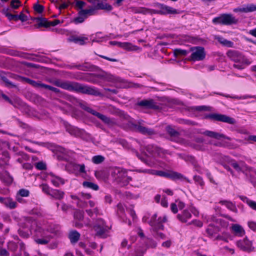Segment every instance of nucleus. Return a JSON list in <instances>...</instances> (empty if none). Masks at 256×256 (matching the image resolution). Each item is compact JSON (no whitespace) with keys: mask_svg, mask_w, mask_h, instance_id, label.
Wrapping results in <instances>:
<instances>
[{"mask_svg":"<svg viewBox=\"0 0 256 256\" xmlns=\"http://www.w3.org/2000/svg\"><path fill=\"white\" fill-rule=\"evenodd\" d=\"M52 84L56 86L68 91H74L78 93L94 96H102V93L96 88L75 82L56 80L54 81Z\"/></svg>","mask_w":256,"mask_h":256,"instance_id":"nucleus-1","label":"nucleus"},{"mask_svg":"<svg viewBox=\"0 0 256 256\" xmlns=\"http://www.w3.org/2000/svg\"><path fill=\"white\" fill-rule=\"evenodd\" d=\"M228 57L234 64L233 67L239 70L244 69L250 65L251 62L242 52L236 50H229L226 52Z\"/></svg>","mask_w":256,"mask_h":256,"instance_id":"nucleus-2","label":"nucleus"},{"mask_svg":"<svg viewBox=\"0 0 256 256\" xmlns=\"http://www.w3.org/2000/svg\"><path fill=\"white\" fill-rule=\"evenodd\" d=\"M78 106L82 108L83 110L86 112L92 114V115L96 116L97 118L101 120L104 124H107L108 126H112L116 124V122L114 120L110 118L107 116L102 114L92 109L89 106L88 104L86 102L80 100L78 101Z\"/></svg>","mask_w":256,"mask_h":256,"instance_id":"nucleus-3","label":"nucleus"},{"mask_svg":"<svg viewBox=\"0 0 256 256\" xmlns=\"http://www.w3.org/2000/svg\"><path fill=\"white\" fill-rule=\"evenodd\" d=\"M16 79L21 82H26L35 88H39L40 90H49L54 92L56 94H59L60 92V90L58 88L42 83L40 81H35L28 78L20 76H17Z\"/></svg>","mask_w":256,"mask_h":256,"instance_id":"nucleus-4","label":"nucleus"},{"mask_svg":"<svg viewBox=\"0 0 256 256\" xmlns=\"http://www.w3.org/2000/svg\"><path fill=\"white\" fill-rule=\"evenodd\" d=\"M212 22L224 26H230L238 24V20L231 14H222L213 18Z\"/></svg>","mask_w":256,"mask_h":256,"instance_id":"nucleus-5","label":"nucleus"},{"mask_svg":"<svg viewBox=\"0 0 256 256\" xmlns=\"http://www.w3.org/2000/svg\"><path fill=\"white\" fill-rule=\"evenodd\" d=\"M127 126L131 130L136 131L144 135L152 136L155 134L154 130L142 126L134 124L131 122L127 123Z\"/></svg>","mask_w":256,"mask_h":256,"instance_id":"nucleus-6","label":"nucleus"},{"mask_svg":"<svg viewBox=\"0 0 256 256\" xmlns=\"http://www.w3.org/2000/svg\"><path fill=\"white\" fill-rule=\"evenodd\" d=\"M206 118L212 120L226 122L231 124H234L236 122L234 118L220 114H210L206 115Z\"/></svg>","mask_w":256,"mask_h":256,"instance_id":"nucleus-7","label":"nucleus"},{"mask_svg":"<svg viewBox=\"0 0 256 256\" xmlns=\"http://www.w3.org/2000/svg\"><path fill=\"white\" fill-rule=\"evenodd\" d=\"M190 52H192L190 56V60L193 61L202 60L206 57L204 48L202 46L192 47Z\"/></svg>","mask_w":256,"mask_h":256,"instance_id":"nucleus-8","label":"nucleus"},{"mask_svg":"<svg viewBox=\"0 0 256 256\" xmlns=\"http://www.w3.org/2000/svg\"><path fill=\"white\" fill-rule=\"evenodd\" d=\"M155 174L158 176L170 178L172 180H183L190 182V181L187 178L178 172H168L162 170H157Z\"/></svg>","mask_w":256,"mask_h":256,"instance_id":"nucleus-9","label":"nucleus"},{"mask_svg":"<svg viewBox=\"0 0 256 256\" xmlns=\"http://www.w3.org/2000/svg\"><path fill=\"white\" fill-rule=\"evenodd\" d=\"M236 245L241 250L248 252H252L254 249L252 246V242L248 240L247 238L238 241Z\"/></svg>","mask_w":256,"mask_h":256,"instance_id":"nucleus-10","label":"nucleus"},{"mask_svg":"<svg viewBox=\"0 0 256 256\" xmlns=\"http://www.w3.org/2000/svg\"><path fill=\"white\" fill-rule=\"evenodd\" d=\"M137 105L148 109L159 110L160 107L152 99L143 100L137 103Z\"/></svg>","mask_w":256,"mask_h":256,"instance_id":"nucleus-11","label":"nucleus"},{"mask_svg":"<svg viewBox=\"0 0 256 256\" xmlns=\"http://www.w3.org/2000/svg\"><path fill=\"white\" fill-rule=\"evenodd\" d=\"M126 172L120 168H115L111 172V176L117 182L121 181L126 176Z\"/></svg>","mask_w":256,"mask_h":256,"instance_id":"nucleus-12","label":"nucleus"},{"mask_svg":"<svg viewBox=\"0 0 256 256\" xmlns=\"http://www.w3.org/2000/svg\"><path fill=\"white\" fill-rule=\"evenodd\" d=\"M160 10H158L156 13L160 14H178V10L172 7L163 4H160Z\"/></svg>","mask_w":256,"mask_h":256,"instance_id":"nucleus-13","label":"nucleus"},{"mask_svg":"<svg viewBox=\"0 0 256 256\" xmlns=\"http://www.w3.org/2000/svg\"><path fill=\"white\" fill-rule=\"evenodd\" d=\"M202 134L204 136H208L211 138H214L216 140H220L222 138H224L226 140H230L229 137L226 136L224 134L213 131L207 130L202 132Z\"/></svg>","mask_w":256,"mask_h":256,"instance_id":"nucleus-14","label":"nucleus"},{"mask_svg":"<svg viewBox=\"0 0 256 256\" xmlns=\"http://www.w3.org/2000/svg\"><path fill=\"white\" fill-rule=\"evenodd\" d=\"M0 203L10 209L16 208L17 205L16 202L12 200V199L10 197L0 196Z\"/></svg>","mask_w":256,"mask_h":256,"instance_id":"nucleus-15","label":"nucleus"},{"mask_svg":"<svg viewBox=\"0 0 256 256\" xmlns=\"http://www.w3.org/2000/svg\"><path fill=\"white\" fill-rule=\"evenodd\" d=\"M34 20H35L38 22L36 24H34V27L36 28L44 27V28H48L50 27V22L48 21V19L43 18V17H36L34 18L33 19Z\"/></svg>","mask_w":256,"mask_h":256,"instance_id":"nucleus-16","label":"nucleus"},{"mask_svg":"<svg viewBox=\"0 0 256 256\" xmlns=\"http://www.w3.org/2000/svg\"><path fill=\"white\" fill-rule=\"evenodd\" d=\"M1 96L6 102H8L15 108H18L20 106H22L24 105V103L19 99L12 100L4 93H2Z\"/></svg>","mask_w":256,"mask_h":256,"instance_id":"nucleus-17","label":"nucleus"},{"mask_svg":"<svg viewBox=\"0 0 256 256\" xmlns=\"http://www.w3.org/2000/svg\"><path fill=\"white\" fill-rule=\"evenodd\" d=\"M88 40V38L84 36H72L68 38V42H72L80 46L85 44L86 40Z\"/></svg>","mask_w":256,"mask_h":256,"instance_id":"nucleus-18","label":"nucleus"},{"mask_svg":"<svg viewBox=\"0 0 256 256\" xmlns=\"http://www.w3.org/2000/svg\"><path fill=\"white\" fill-rule=\"evenodd\" d=\"M66 132H68L70 134L76 137L80 136L82 134L80 129L70 124H66Z\"/></svg>","mask_w":256,"mask_h":256,"instance_id":"nucleus-19","label":"nucleus"},{"mask_svg":"<svg viewBox=\"0 0 256 256\" xmlns=\"http://www.w3.org/2000/svg\"><path fill=\"white\" fill-rule=\"evenodd\" d=\"M254 11H256V5L254 4H249L246 5V7L238 8L234 10V12H240L246 13Z\"/></svg>","mask_w":256,"mask_h":256,"instance_id":"nucleus-20","label":"nucleus"},{"mask_svg":"<svg viewBox=\"0 0 256 256\" xmlns=\"http://www.w3.org/2000/svg\"><path fill=\"white\" fill-rule=\"evenodd\" d=\"M64 192L60 190L52 188L49 196L56 200H60L64 198Z\"/></svg>","mask_w":256,"mask_h":256,"instance_id":"nucleus-21","label":"nucleus"},{"mask_svg":"<svg viewBox=\"0 0 256 256\" xmlns=\"http://www.w3.org/2000/svg\"><path fill=\"white\" fill-rule=\"evenodd\" d=\"M52 178L51 179L52 183L56 187H58L60 184H64V180L62 178L55 176L53 173L50 174Z\"/></svg>","mask_w":256,"mask_h":256,"instance_id":"nucleus-22","label":"nucleus"},{"mask_svg":"<svg viewBox=\"0 0 256 256\" xmlns=\"http://www.w3.org/2000/svg\"><path fill=\"white\" fill-rule=\"evenodd\" d=\"M99 77L109 82H120L119 78H117L108 73H104L102 74H100L99 75Z\"/></svg>","mask_w":256,"mask_h":256,"instance_id":"nucleus-23","label":"nucleus"},{"mask_svg":"<svg viewBox=\"0 0 256 256\" xmlns=\"http://www.w3.org/2000/svg\"><path fill=\"white\" fill-rule=\"evenodd\" d=\"M191 217V214L186 210H183L182 214H179L176 216L177 218L182 222H186L188 219L190 218Z\"/></svg>","mask_w":256,"mask_h":256,"instance_id":"nucleus-24","label":"nucleus"},{"mask_svg":"<svg viewBox=\"0 0 256 256\" xmlns=\"http://www.w3.org/2000/svg\"><path fill=\"white\" fill-rule=\"evenodd\" d=\"M0 80L5 84V86L8 88H16V86L10 82L6 76V74L3 72H0Z\"/></svg>","mask_w":256,"mask_h":256,"instance_id":"nucleus-25","label":"nucleus"},{"mask_svg":"<svg viewBox=\"0 0 256 256\" xmlns=\"http://www.w3.org/2000/svg\"><path fill=\"white\" fill-rule=\"evenodd\" d=\"M80 234L76 230H72L68 234V238L72 244L76 243L80 240Z\"/></svg>","mask_w":256,"mask_h":256,"instance_id":"nucleus-26","label":"nucleus"},{"mask_svg":"<svg viewBox=\"0 0 256 256\" xmlns=\"http://www.w3.org/2000/svg\"><path fill=\"white\" fill-rule=\"evenodd\" d=\"M18 248V245L16 243L14 242H10L8 244V248L9 250L14 252L12 256H21V252L16 253V251Z\"/></svg>","mask_w":256,"mask_h":256,"instance_id":"nucleus-27","label":"nucleus"},{"mask_svg":"<svg viewBox=\"0 0 256 256\" xmlns=\"http://www.w3.org/2000/svg\"><path fill=\"white\" fill-rule=\"evenodd\" d=\"M219 203L222 205H225L228 209L232 210V212H234L236 213L238 212V210L236 206V205L234 204L232 202L228 200H220L219 202Z\"/></svg>","mask_w":256,"mask_h":256,"instance_id":"nucleus-28","label":"nucleus"},{"mask_svg":"<svg viewBox=\"0 0 256 256\" xmlns=\"http://www.w3.org/2000/svg\"><path fill=\"white\" fill-rule=\"evenodd\" d=\"M228 162L237 172H239L242 171V166L244 164L243 162L240 161L239 162H237L234 160L230 159Z\"/></svg>","mask_w":256,"mask_h":256,"instance_id":"nucleus-29","label":"nucleus"},{"mask_svg":"<svg viewBox=\"0 0 256 256\" xmlns=\"http://www.w3.org/2000/svg\"><path fill=\"white\" fill-rule=\"evenodd\" d=\"M232 228L236 235L242 236L244 234V230L242 226L239 224H233L232 226Z\"/></svg>","mask_w":256,"mask_h":256,"instance_id":"nucleus-30","label":"nucleus"},{"mask_svg":"<svg viewBox=\"0 0 256 256\" xmlns=\"http://www.w3.org/2000/svg\"><path fill=\"white\" fill-rule=\"evenodd\" d=\"M96 8L98 10H103L108 12H110L112 10V7L111 5L108 3L98 2L96 6Z\"/></svg>","mask_w":256,"mask_h":256,"instance_id":"nucleus-31","label":"nucleus"},{"mask_svg":"<svg viewBox=\"0 0 256 256\" xmlns=\"http://www.w3.org/2000/svg\"><path fill=\"white\" fill-rule=\"evenodd\" d=\"M216 39L223 46L228 48H232L234 46V42L230 40H228L221 36H218Z\"/></svg>","mask_w":256,"mask_h":256,"instance_id":"nucleus-32","label":"nucleus"},{"mask_svg":"<svg viewBox=\"0 0 256 256\" xmlns=\"http://www.w3.org/2000/svg\"><path fill=\"white\" fill-rule=\"evenodd\" d=\"M146 150L151 154H152L156 152H162V150L160 148H158L152 144H148L146 146Z\"/></svg>","mask_w":256,"mask_h":256,"instance_id":"nucleus-33","label":"nucleus"},{"mask_svg":"<svg viewBox=\"0 0 256 256\" xmlns=\"http://www.w3.org/2000/svg\"><path fill=\"white\" fill-rule=\"evenodd\" d=\"M82 186L84 188H90L94 190H98L99 188V186L97 184L88 181H84L82 182Z\"/></svg>","mask_w":256,"mask_h":256,"instance_id":"nucleus-34","label":"nucleus"},{"mask_svg":"<svg viewBox=\"0 0 256 256\" xmlns=\"http://www.w3.org/2000/svg\"><path fill=\"white\" fill-rule=\"evenodd\" d=\"M100 226V225H94V228L96 232V235L101 236L107 230L108 227Z\"/></svg>","mask_w":256,"mask_h":256,"instance_id":"nucleus-35","label":"nucleus"},{"mask_svg":"<svg viewBox=\"0 0 256 256\" xmlns=\"http://www.w3.org/2000/svg\"><path fill=\"white\" fill-rule=\"evenodd\" d=\"M8 9L7 8L6 10H3V13L6 16L9 20H14L16 22L18 20V14H12L8 12Z\"/></svg>","mask_w":256,"mask_h":256,"instance_id":"nucleus-36","label":"nucleus"},{"mask_svg":"<svg viewBox=\"0 0 256 256\" xmlns=\"http://www.w3.org/2000/svg\"><path fill=\"white\" fill-rule=\"evenodd\" d=\"M117 210L116 213L118 216L121 218H122L124 217L125 215L124 213V206L121 203H118L117 206Z\"/></svg>","mask_w":256,"mask_h":256,"instance_id":"nucleus-37","label":"nucleus"},{"mask_svg":"<svg viewBox=\"0 0 256 256\" xmlns=\"http://www.w3.org/2000/svg\"><path fill=\"white\" fill-rule=\"evenodd\" d=\"M166 130L167 132L171 136L176 137L179 136L180 133L177 130L174 129L170 126H166Z\"/></svg>","mask_w":256,"mask_h":256,"instance_id":"nucleus-38","label":"nucleus"},{"mask_svg":"<svg viewBox=\"0 0 256 256\" xmlns=\"http://www.w3.org/2000/svg\"><path fill=\"white\" fill-rule=\"evenodd\" d=\"M190 51L180 48H176L174 50V54L175 56H186Z\"/></svg>","mask_w":256,"mask_h":256,"instance_id":"nucleus-39","label":"nucleus"},{"mask_svg":"<svg viewBox=\"0 0 256 256\" xmlns=\"http://www.w3.org/2000/svg\"><path fill=\"white\" fill-rule=\"evenodd\" d=\"M96 6L92 7L90 9L82 10L81 12L82 14L87 16V15L92 16L94 15L96 13Z\"/></svg>","mask_w":256,"mask_h":256,"instance_id":"nucleus-40","label":"nucleus"},{"mask_svg":"<svg viewBox=\"0 0 256 256\" xmlns=\"http://www.w3.org/2000/svg\"><path fill=\"white\" fill-rule=\"evenodd\" d=\"M86 18L87 16L82 14L80 10L78 12V16L75 18L73 21L76 24L82 23Z\"/></svg>","mask_w":256,"mask_h":256,"instance_id":"nucleus-41","label":"nucleus"},{"mask_svg":"<svg viewBox=\"0 0 256 256\" xmlns=\"http://www.w3.org/2000/svg\"><path fill=\"white\" fill-rule=\"evenodd\" d=\"M153 224H150L152 227V230L154 232L158 231L159 230H164V226L162 222H153Z\"/></svg>","mask_w":256,"mask_h":256,"instance_id":"nucleus-42","label":"nucleus"},{"mask_svg":"<svg viewBox=\"0 0 256 256\" xmlns=\"http://www.w3.org/2000/svg\"><path fill=\"white\" fill-rule=\"evenodd\" d=\"M117 46H118L119 47L128 50H134V48H132L134 46H132V44L130 43L129 42H118Z\"/></svg>","mask_w":256,"mask_h":256,"instance_id":"nucleus-43","label":"nucleus"},{"mask_svg":"<svg viewBox=\"0 0 256 256\" xmlns=\"http://www.w3.org/2000/svg\"><path fill=\"white\" fill-rule=\"evenodd\" d=\"M40 187L41 188L43 192L48 196L50 195L52 188H51L48 184H42L40 186Z\"/></svg>","mask_w":256,"mask_h":256,"instance_id":"nucleus-44","label":"nucleus"},{"mask_svg":"<svg viewBox=\"0 0 256 256\" xmlns=\"http://www.w3.org/2000/svg\"><path fill=\"white\" fill-rule=\"evenodd\" d=\"M75 220L82 221L84 219V212L80 210H76L74 214Z\"/></svg>","mask_w":256,"mask_h":256,"instance_id":"nucleus-45","label":"nucleus"},{"mask_svg":"<svg viewBox=\"0 0 256 256\" xmlns=\"http://www.w3.org/2000/svg\"><path fill=\"white\" fill-rule=\"evenodd\" d=\"M92 160L93 163L95 164H100L102 163L104 161V158L101 155H97L94 156L92 158Z\"/></svg>","mask_w":256,"mask_h":256,"instance_id":"nucleus-46","label":"nucleus"},{"mask_svg":"<svg viewBox=\"0 0 256 256\" xmlns=\"http://www.w3.org/2000/svg\"><path fill=\"white\" fill-rule=\"evenodd\" d=\"M132 10V12L135 14H146L148 10L144 8H135L132 7L130 8Z\"/></svg>","mask_w":256,"mask_h":256,"instance_id":"nucleus-47","label":"nucleus"},{"mask_svg":"<svg viewBox=\"0 0 256 256\" xmlns=\"http://www.w3.org/2000/svg\"><path fill=\"white\" fill-rule=\"evenodd\" d=\"M34 10L38 14H42L44 10V6L38 2L34 5Z\"/></svg>","mask_w":256,"mask_h":256,"instance_id":"nucleus-48","label":"nucleus"},{"mask_svg":"<svg viewBox=\"0 0 256 256\" xmlns=\"http://www.w3.org/2000/svg\"><path fill=\"white\" fill-rule=\"evenodd\" d=\"M16 194L22 197H27L30 194V192L28 190L22 188Z\"/></svg>","mask_w":256,"mask_h":256,"instance_id":"nucleus-49","label":"nucleus"},{"mask_svg":"<svg viewBox=\"0 0 256 256\" xmlns=\"http://www.w3.org/2000/svg\"><path fill=\"white\" fill-rule=\"evenodd\" d=\"M20 0H12L10 2V6L14 9H17L20 6Z\"/></svg>","mask_w":256,"mask_h":256,"instance_id":"nucleus-50","label":"nucleus"},{"mask_svg":"<svg viewBox=\"0 0 256 256\" xmlns=\"http://www.w3.org/2000/svg\"><path fill=\"white\" fill-rule=\"evenodd\" d=\"M36 168L39 170H45L46 168V166L45 163L39 162L36 164Z\"/></svg>","mask_w":256,"mask_h":256,"instance_id":"nucleus-51","label":"nucleus"},{"mask_svg":"<svg viewBox=\"0 0 256 256\" xmlns=\"http://www.w3.org/2000/svg\"><path fill=\"white\" fill-rule=\"evenodd\" d=\"M146 242V245L148 247L154 248L156 246V242L152 239L147 238V241Z\"/></svg>","mask_w":256,"mask_h":256,"instance_id":"nucleus-52","label":"nucleus"},{"mask_svg":"<svg viewBox=\"0 0 256 256\" xmlns=\"http://www.w3.org/2000/svg\"><path fill=\"white\" fill-rule=\"evenodd\" d=\"M50 240L48 238H38L35 240L38 244H46L48 243Z\"/></svg>","mask_w":256,"mask_h":256,"instance_id":"nucleus-53","label":"nucleus"},{"mask_svg":"<svg viewBox=\"0 0 256 256\" xmlns=\"http://www.w3.org/2000/svg\"><path fill=\"white\" fill-rule=\"evenodd\" d=\"M104 170H96L94 172V176L98 179H102L104 178Z\"/></svg>","mask_w":256,"mask_h":256,"instance_id":"nucleus-54","label":"nucleus"},{"mask_svg":"<svg viewBox=\"0 0 256 256\" xmlns=\"http://www.w3.org/2000/svg\"><path fill=\"white\" fill-rule=\"evenodd\" d=\"M194 181L199 184L200 186H203L204 184V182L202 180V178L199 176H195L194 177Z\"/></svg>","mask_w":256,"mask_h":256,"instance_id":"nucleus-55","label":"nucleus"},{"mask_svg":"<svg viewBox=\"0 0 256 256\" xmlns=\"http://www.w3.org/2000/svg\"><path fill=\"white\" fill-rule=\"evenodd\" d=\"M28 20V16L24 14L23 12H20L18 14V20H20L22 22H26Z\"/></svg>","mask_w":256,"mask_h":256,"instance_id":"nucleus-56","label":"nucleus"},{"mask_svg":"<svg viewBox=\"0 0 256 256\" xmlns=\"http://www.w3.org/2000/svg\"><path fill=\"white\" fill-rule=\"evenodd\" d=\"M25 250V245L22 242H21L20 243V251L21 252L22 251H24V256H29V254L24 251Z\"/></svg>","mask_w":256,"mask_h":256,"instance_id":"nucleus-57","label":"nucleus"},{"mask_svg":"<svg viewBox=\"0 0 256 256\" xmlns=\"http://www.w3.org/2000/svg\"><path fill=\"white\" fill-rule=\"evenodd\" d=\"M94 225H100V226H104V227H108L106 226V222L102 218H98Z\"/></svg>","mask_w":256,"mask_h":256,"instance_id":"nucleus-58","label":"nucleus"},{"mask_svg":"<svg viewBox=\"0 0 256 256\" xmlns=\"http://www.w3.org/2000/svg\"><path fill=\"white\" fill-rule=\"evenodd\" d=\"M180 123L184 124H186V125H194V122H192L190 120H184V119L180 120Z\"/></svg>","mask_w":256,"mask_h":256,"instance_id":"nucleus-59","label":"nucleus"},{"mask_svg":"<svg viewBox=\"0 0 256 256\" xmlns=\"http://www.w3.org/2000/svg\"><path fill=\"white\" fill-rule=\"evenodd\" d=\"M156 234H154V236L156 238H160L162 239L166 238V236L162 232H158V231L154 232Z\"/></svg>","mask_w":256,"mask_h":256,"instance_id":"nucleus-60","label":"nucleus"},{"mask_svg":"<svg viewBox=\"0 0 256 256\" xmlns=\"http://www.w3.org/2000/svg\"><path fill=\"white\" fill-rule=\"evenodd\" d=\"M170 210L172 212L176 214L178 212V206L175 203H172L170 204Z\"/></svg>","mask_w":256,"mask_h":256,"instance_id":"nucleus-61","label":"nucleus"},{"mask_svg":"<svg viewBox=\"0 0 256 256\" xmlns=\"http://www.w3.org/2000/svg\"><path fill=\"white\" fill-rule=\"evenodd\" d=\"M248 206L254 210H256V202L252 200H250L248 202Z\"/></svg>","mask_w":256,"mask_h":256,"instance_id":"nucleus-62","label":"nucleus"},{"mask_svg":"<svg viewBox=\"0 0 256 256\" xmlns=\"http://www.w3.org/2000/svg\"><path fill=\"white\" fill-rule=\"evenodd\" d=\"M249 228L254 231H256V222H248Z\"/></svg>","mask_w":256,"mask_h":256,"instance_id":"nucleus-63","label":"nucleus"},{"mask_svg":"<svg viewBox=\"0 0 256 256\" xmlns=\"http://www.w3.org/2000/svg\"><path fill=\"white\" fill-rule=\"evenodd\" d=\"M0 256H8L9 252L5 248H0Z\"/></svg>","mask_w":256,"mask_h":256,"instance_id":"nucleus-64","label":"nucleus"}]
</instances>
